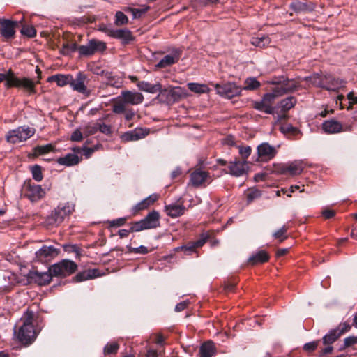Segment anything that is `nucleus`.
Masks as SVG:
<instances>
[{
    "label": "nucleus",
    "mask_w": 357,
    "mask_h": 357,
    "mask_svg": "<svg viewBox=\"0 0 357 357\" xmlns=\"http://www.w3.org/2000/svg\"><path fill=\"white\" fill-rule=\"evenodd\" d=\"M33 317V312L26 310L21 318L22 325L19 328L17 333L15 330L17 340L22 344H31L36 338V332L32 323Z\"/></svg>",
    "instance_id": "nucleus-1"
},
{
    "label": "nucleus",
    "mask_w": 357,
    "mask_h": 357,
    "mask_svg": "<svg viewBox=\"0 0 357 357\" xmlns=\"http://www.w3.org/2000/svg\"><path fill=\"white\" fill-rule=\"evenodd\" d=\"M6 80L7 87L22 88L26 90L29 95L36 93L35 82L27 77L20 78L13 75L11 70L7 73H0V83Z\"/></svg>",
    "instance_id": "nucleus-2"
},
{
    "label": "nucleus",
    "mask_w": 357,
    "mask_h": 357,
    "mask_svg": "<svg viewBox=\"0 0 357 357\" xmlns=\"http://www.w3.org/2000/svg\"><path fill=\"white\" fill-rule=\"evenodd\" d=\"M75 205L72 202L61 203L52 211L47 220L50 225H59L74 211Z\"/></svg>",
    "instance_id": "nucleus-3"
},
{
    "label": "nucleus",
    "mask_w": 357,
    "mask_h": 357,
    "mask_svg": "<svg viewBox=\"0 0 357 357\" xmlns=\"http://www.w3.org/2000/svg\"><path fill=\"white\" fill-rule=\"evenodd\" d=\"M271 83L276 85L273 91L278 97L293 93L301 88V84L297 81L289 79L284 77L275 78Z\"/></svg>",
    "instance_id": "nucleus-4"
},
{
    "label": "nucleus",
    "mask_w": 357,
    "mask_h": 357,
    "mask_svg": "<svg viewBox=\"0 0 357 357\" xmlns=\"http://www.w3.org/2000/svg\"><path fill=\"white\" fill-rule=\"evenodd\" d=\"M160 225V215L156 211H152L142 220L134 222L131 227L132 232H138L145 229H154Z\"/></svg>",
    "instance_id": "nucleus-5"
},
{
    "label": "nucleus",
    "mask_w": 357,
    "mask_h": 357,
    "mask_svg": "<svg viewBox=\"0 0 357 357\" xmlns=\"http://www.w3.org/2000/svg\"><path fill=\"white\" fill-rule=\"evenodd\" d=\"M77 264L69 259H63L50 267V271L55 277L65 278L77 270Z\"/></svg>",
    "instance_id": "nucleus-6"
},
{
    "label": "nucleus",
    "mask_w": 357,
    "mask_h": 357,
    "mask_svg": "<svg viewBox=\"0 0 357 357\" xmlns=\"http://www.w3.org/2000/svg\"><path fill=\"white\" fill-rule=\"evenodd\" d=\"M34 133V128L20 126L16 129L8 131L6 135V140L13 144L20 143L29 139Z\"/></svg>",
    "instance_id": "nucleus-7"
},
{
    "label": "nucleus",
    "mask_w": 357,
    "mask_h": 357,
    "mask_svg": "<svg viewBox=\"0 0 357 357\" xmlns=\"http://www.w3.org/2000/svg\"><path fill=\"white\" fill-rule=\"evenodd\" d=\"M346 81L342 79L334 77L332 75H326L321 78L317 84L328 91H337L346 85Z\"/></svg>",
    "instance_id": "nucleus-8"
},
{
    "label": "nucleus",
    "mask_w": 357,
    "mask_h": 357,
    "mask_svg": "<svg viewBox=\"0 0 357 357\" xmlns=\"http://www.w3.org/2000/svg\"><path fill=\"white\" fill-rule=\"evenodd\" d=\"M277 97L276 93L273 90L271 93H266L260 101H255L253 107L257 110L272 114L274 112V107L272 104Z\"/></svg>",
    "instance_id": "nucleus-9"
},
{
    "label": "nucleus",
    "mask_w": 357,
    "mask_h": 357,
    "mask_svg": "<svg viewBox=\"0 0 357 357\" xmlns=\"http://www.w3.org/2000/svg\"><path fill=\"white\" fill-rule=\"evenodd\" d=\"M215 88L219 95L229 99L239 96L242 91V89L234 82L216 84Z\"/></svg>",
    "instance_id": "nucleus-10"
},
{
    "label": "nucleus",
    "mask_w": 357,
    "mask_h": 357,
    "mask_svg": "<svg viewBox=\"0 0 357 357\" xmlns=\"http://www.w3.org/2000/svg\"><path fill=\"white\" fill-rule=\"evenodd\" d=\"M86 76L82 72L77 73L76 77L74 78L72 76V80L70 82V86L73 90L83 94L85 96H89L91 94V90L88 89L85 84L86 81Z\"/></svg>",
    "instance_id": "nucleus-11"
},
{
    "label": "nucleus",
    "mask_w": 357,
    "mask_h": 357,
    "mask_svg": "<svg viewBox=\"0 0 357 357\" xmlns=\"http://www.w3.org/2000/svg\"><path fill=\"white\" fill-rule=\"evenodd\" d=\"M59 253V250L53 245H43L35 253L38 261H44L56 257Z\"/></svg>",
    "instance_id": "nucleus-12"
},
{
    "label": "nucleus",
    "mask_w": 357,
    "mask_h": 357,
    "mask_svg": "<svg viewBox=\"0 0 357 357\" xmlns=\"http://www.w3.org/2000/svg\"><path fill=\"white\" fill-rule=\"evenodd\" d=\"M119 97L126 105H137L144 100V96L141 93L128 90L122 91Z\"/></svg>",
    "instance_id": "nucleus-13"
},
{
    "label": "nucleus",
    "mask_w": 357,
    "mask_h": 357,
    "mask_svg": "<svg viewBox=\"0 0 357 357\" xmlns=\"http://www.w3.org/2000/svg\"><path fill=\"white\" fill-rule=\"evenodd\" d=\"M24 17H22L20 21H11L10 20L3 19L0 26L1 35L6 38H13L15 33V26L18 23H21Z\"/></svg>",
    "instance_id": "nucleus-14"
},
{
    "label": "nucleus",
    "mask_w": 357,
    "mask_h": 357,
    "mask_svg": "<svg viewBox=\"0 0 357 357\" xmlns=\"http://www.w3.org/2000/svg\"><path fill=\"white\" fill-rule=\"evenodd\" d=\"M277 151L275 147L268 143L264 142L257 146L258 156L262 160H269L275 157Z\"/></svg>",
    "instance_id": "nucleus-15"
},
{
    "label": "nucleus",
    "mask_w": 357,
    "mask_h": 357,
    "mask_svg": "<svg viewBox=\"0 0 357 357\" xmlns=\"http://www.w3.org/2000/svg\"><path fill=\"white\" fill-rule=\"evenodd\" d=\"M26 188V195L31 202L38 201L45 195V190L40 185L29 183Z\"/></svg>",
    "instance_id": "nucleus-16"
},
{
    "label": "nucleus",
    "mask_w": 357,
    "mask_h": 357,
    "mask_svg": "<svg viewBox=\"0 0 357 357\" xmlns=\"http://www.w3.org/2000/svg\"><path fill=\"white\" fill-rule=\"evenodd\" d=\"M181 51L174 49L170 54L165 56L156 65L157 68H164L177 63L181 57Z\"/></svg>",
    "instance_id": "nucleus-17"
},
{
    "label": "nucleus",
    "mask_w": 357,
    "mask_h": 357,
    "mask_svg": "<svg viewBox=\"0 0 357 357\" xmlns=\"http://www.w3.org/2000/svg\"><path fill=\"white\" fill-rule=\"evenodd\" d=\"M148 134V130L137 128L122 135L121 139L124 142L137 141L145 137Z\"/></svg>",
    "instance_id": "nucleus-18"
},
{
    "label": "nucleus",
    "mask_w": 357,
    "mask_h": 357,
    "mask_svg": "<svg viewBox=\"0 0 357 357\" xmlns=\"http://www.w3.org/2000/svg\"><path fill=\"white\" fill-rule=\"evenodd\" d=\"M248 168V167L245 161L235 160L230 162L229 165L230 174L236 177L246 174Z\"/></svg>",
    "instance_id": "nucleus-19"
},
{
    "label": "nucleus",
    "mask_w": 357,
    "mask_h": 357,
    "mask_svg": "<svg viewBox=\"0 0 357 357\" xmlns=\"http://www.w3.org/2000/svg\"><path fill=\"white\" fill-rule=\"evenodd\" d=\"M303 162L301 160H296L287 164L282 167V173H289L292 176L300 174L303 170Z\"/></svg>",
    "instance_id": "nucleus-20"
},
{
    "label": "nucleus",
    "mask_w": 357,
    "mask_h": 357,
    "mask_svg": "<svg viewBox=\"0 0 357 357\" xmlns=\"http://www.w3.org/2000/svg\"><path fill=\"white\" fill-rule=\"evenodd\" d=\"M208 177V174L206 172L197 169L190 174V181L192 186L197 188L202 185Z\"/></svg>",
    "instance_id": "nucleus-21"
},
{
    "label": "nucleus",
    "mask_w": 357,
    "mask_h": 357,
    "mask_svg": "<svg viewBox=\"0 0 357 357\" xmlns=\"http://www.w3.org/2000/svg\"><path fill=\"white\" fill-rule=\"evenodd\" d=\"M53 274L50 271V269L47 272H32L30 273V277L35 280L39 285H45L50 282L52 280Z\"/></svg>",
    "instance_id": "nucleus-22"
},
{
    "label": "nucleus",
    "mask_w": 357,
    "mask_h": 357,
    "mask_svg": "<svg viewBox=\"0 0 357 357\" xmlns=\"http://www.w3.org/2000/svg\"><path fill=\"white\" fill-rule=\"evenodd\" d=\"M322 128L325 132L333 134L342 132L343 126L339 121L331 119L325 121L322 124Z\"/></svg>",
    "instance_id": "nucleus-23"
},
{
    "label": "nucleus",
    "mask_w": 357,
    "mask_h": 357,
    "mask_svg": "<svg viewBox=\"0 0 357 357\" xmlns=\"http://www.w3.org/2000/svg\"><path fill=\"white\" fill-rule=\"evenodd\" d=\"M159 198V196L156 193L151 194L149 197H146L140 202L137 203L135 206H133L132 210L134 213H137L139 211L144 210L147 208L150 205L153 204L155 202H156Z\"/></svg>",
    "instance_id": "nucleus-24"
},
{
    "label": "nucleus",
    "mask_w": 357,
    "mask_h": 357,
    "mask_svg": "<svg viewBox=\"0 0 357 357\" xmlns=\"http://www.w3.org/2000/svg\"><path fill=\"white\" fill-rule=\"evenodd\" d=\"M81 159L75 153H68L64 156L57 158L56 162L61 165L66 167H70L77 165Z\"/></svg>",
    "instance_id": "nucleus-25"
},
{
    "label": "nucleus",
    "mask_w": 357,
    "mask_h": 357,
    "mask_svg": "<svg viewBox=\"0 0 357 357\" xmlns=\"http://www.w3.org/2000/svg\"><path fill=\"white\" fill-rule=\"evenodd\" d=\"M185 208L182 204H169L165 206V211L168 216L177 218L183 215Z\"/></svg>",
    "instance_id": "nucleus-26"
},
{
    "label": "nucleus",
    "mask_w": 357,
    "mask_h": 357,
    "mask_svg": "<svg viewBox=\"0 0 357 357\" xmlns=\"http://www.w3.org/2000/svg\"><path fill=\"white\" fill-rule=\"evenodd\" d=\"M112 38L121 40L123 44H128L133 40L134 37L128 29H115Z\"/></svg>",
    "instance_id": "nucleus-27"
},
{
    "label": "nucleus",
    "mask_w": 357,
    "mask_h": 357,
    "mask_svg": "<svg viewBox=\"0 0 357 357\" xmlns=\"http://www.w3.org/2000/svg\"><path fill=\"white\" fill-rule=\"evenodd\" d=\"M72 80V75L67 74H57L50 76L47 78L48 82H55L57 86L63 87L67 84L70 85V82Z\"/></svg>",
    "instance_id": "nucleus-28"
},
{
    "label": "nucleus",
    "mask_w": 357,
    "mask_h": 357,
    "mask_svg": "<svg viewBox=\"0 0 357 357\" xmlns=\"http://www.w3.org/2000/svg\"><path fill=\"white\" fill-rule=\"evenodd\" d=\"M137 86L139 90L150 93H155L157 92H160L162 90V86L160 84L157 83L155 84H152L145 81L139 82L137 84Z\"/></svg>",
    "instance_id": "nucleus-29"
},
{
    "label": "nucleus",
    "mask_w": 357,
    "mask_h": 357,
    "mask_svg": "<svg viewBox=\"0 0 357 357\" xmlns=\"http://www.w3.org/2000/svg\"><path fill=\"white\" fill-rule=\"evenodd\" d=\"M200 357H212L215 354V349L212 342L202 344L199 349Z\"/></svg>",
    "instance_id": "nucleus-30"
},
{
    "label": "nucleus",
    "mask_w": 357,
    "mask_h": 357,
    "mask_svg": "<svg viewBox=\"0 0 357 357\" xmlns=\"http://www.w3.org/2000/svg\"><path fill=\"white\" fill-rule=\"evenodd\" d=\"M269 256L264 250H261L257 252L256 254L250 256L248 259V261L252 265L258 264V263H264L268 260Z\"/></svg>",
    "instance_id": "nucleus-31"
},
{
    "label": "nucleus",
    "mask_w": 357,
    "mask_h": 357,
    "mask_svg": "<svg viewBox=\"0 0 357 357\" xmlns=\"http://www.w3.org/2000/svg\"><path fill=\"white\" fill-rule=\"evenodd\" d=\"M100 275L99 271L97 269H91L79 273L76 275V280L78 282L92 279Z\"/></svg>",
    "instance_id": "nucleus-32"
},
{
    "label": "nucleus",
    "mask_w": 357,
    "mask_h": 357,
    "mask_svg": "<svg viewBox=\"0 0 357 357\" xmlns=\"http://www.w3.org/2000/svg\"><path fill=\"white\" fill-rule=\"evenodd\" d=\"M105 78H106V85L114 87V88H120L122 86L123 81L121 77L114 76L112 75V73H106L105 74Z\"/></svg>",
    "instance_id": "nucleus-33"
},
{
    "label": "nucleus",
    "mask_w": 357,
    "mask_h": 357,
    "mask_svg": "<svg viewBox=\"0 0 357 357\" xmlns=\"http://www.w3.org/2000/svg\"><path fill=\"white\" fill-rule=\"evenodd\" d=\"M340 336V333H337V330L332 329L327 334L323 337L324 344H332L335 342Z\"/></svg>",
    "instance_id": "nucleus-34"
},
{
    "label": "nucleus",
    "mask_w": 357,
    "mask_h": 357,
    "mask_svg": "<svg viewBox=\"0 0 357 357\" xmlns=\"http://www.w3.org/2000/svg\"><path fill=\"white\" fill-rule=\"evenodd\" d=\"M188 87L191 91L197 93H205L210 91L207 85L198 83H188Z\"/></svg>",
    "instance_id": "nucleus-35"
},
{
    "label": "nucleus",
    "mask_w": 357,
    "mask_h": 357,
    "mask_svg": "<svg viewBox=\"0 0 357 357\" xmlns=\"http://www.w3.org/2000/svg\"><path fill=\"white\" fill-rule=\"evenodd\" d=\"M290 7L296 13L313 10L312 6H309L306 3L299 1L291 3Z\"/></svg>",
    "instance_id": "nucleus-36"
},
{
    "label": "nucleus",
    "mask_w": 357,
    "mask_h": 357,
    "mask_svg": "<svg viewBox=\"0 0 357 357\" xmlns=\"http://www.w3.org/2000/svg\"><path fill=\"white\" fill-rule=\"evenodd\" d=\"M296 103V99L293 96H289L281 100L280 102V106L283 110L288 111L294 107Z\"/></svg>",
    "instance_id": "nucleus-37"
},
{
    "label": "nucleus",
    "mask_w": 357,
    "mask_h": 357,
    "mask_svg": "<svg viewBox=\"0 0 357 357\" xmlns=\"http://www.w3.org/2000/svg\"><path fill=\"white\" fill-rule=\"evenodd\" d=\"M270 39L268 36H261L252 38L251 40V43L257 47H263L269 44Z\"/></svg>",
    "instance_id": "nucleus-38"
},
{
    "label": "nucleus",
    "mask_w": 357,
    "mask_h": 357,
    "mask_svg": "<svg viewBox=\"0 0 357 357\" xmlns=\"http://www.w3.org/2000/svg\"><path fill=\"white\" fill-rule=\"evenodd\" d=\"M260 86L259 82H258L255 77L247 78L245 81V86L243 89L245 90H255L259 88Z\"/></svg>",
    "instance_id": "nucleus-39"
},
{
    "label": "nucleus",
    "mask_w": 357,
    "mask_h": 357,
    "mask_svg": "<svg viewBox=\"0 0 357 357\" xmlns=\"http://www.w3.org/2000/svg\"><path fill=\"white\" fill-rule=\"evenodd\" d=\"M126 102L120 98L119 96L116 98V102L113 105L112 111L115 114H121L126 111Z\"/></svg>",
    "instance_id": "nucleus-40"
},
{
    "label": "nucleus",
    "mask_w": 357,
    "mask_h": 357,
    "mask_svg": "<svg viewBox=\"0 0 357 357\" xmlns=\"http://www.w3.org/2000/svg\"><path fill=\"white\" fill-rule=\"evenodd\" d=\"M128 23V17L121 11H117L115 14L114 24L116 26H122Z\"/></svg>",
    "instance_id": "nucleus-41"
},
{
    "label": "nucleus",
    "mask_w": 357,
    "mask_h": 357,
    "mask_svg": "<svg viewBox=\"0 0 357 357\" xmlns=\"http://www.w3.org/2000/svg\"><path fill=\"white\" fill-rule=\"evenodd\" d=\"M79 53L83 56H90L94 54L91 40L87 45H81L78 47Z\"/></svg>",
    "instance_id": "nucleus-42"
},
{
    "label": "nucleus",
    "mask_w": 357,
    "mask_h": 357,
    "mask_svg": "<svg viewBox=\"0 0 357 357\" xmlns=\"http://www.w3.org/2000/svg\"><path fill=\"white\" fill-rule=\"evenodd\" d=\"M149 8V6L144 8H132L128 7L125 9V11L131 13L133 18L137 19L141 17V16L148 10Z\"/></svg>",
    "instance_id": "nucleus-43"
},
{
    "label": "nucleus",
    "mask_w": 357,
    "mask_h": 357,
    "mask_svg": "<svg viewBox=\"0 0 357 357\" xmlns=\"http://www.w3.org/2000/svg\"><path fill=\"white\" fill-rule=\"evenodd\" d=\"M91 43L94 53L96 52H103L107 48L106 43L105 42L92 39V40H91Z\"/></svg>",
    "instance_id": "nucleus-44"
},
{
    "label": "nucleus",
    "mask_w": 357,
    "mask_h": 357,
    "mask_svg": "<svg viewBox=\"0 0 357 357\" xmlns=\"http://www.w3.org/2000/svg\"><path fill=\"white\" fill-rule=\"evenodd\" d=\"M33 178L39 182L42 181L43 176L40 166L35 165L31 168Z\"/></svg>",
    "instance_id": "nucleus-45"
},
{
    "label": "nucleus",
    "mask_w": 357,
    "mask_h": 357,
    "mask_svg": "<svg viewBox=\"0 0 357 357\" xmlns=\"http://www.w3.org/2000/svg\"><path fill=\"white\" fill-rule=\"evenodd\" d=\"M77 49L78 50L77 45L75 43H66L63 44L62 49L61 50V52L63 54L67 55L74 52Z\"/></svg>",
    "instance_id": "nucleus-46"
},
{
    "label": "nucleus",
    "mask_w": 357,
    "mask_h": 357,
    "mask_svg": "<svg viewBox=\"0 0 357 357\" xmlns=\"http://www.w3.org/2000/svg\"><path fill=\"white\" fill-rule=\"evenodd\" d=\"M280 130L284 134L291 133L293 135H296L299 133V130H298V128L294 127L291 124L282 125L280 126Z\"/></svg>",
    "instance_id": "nucleus-47"
},
{
    "label": "nucleus",
    "mask_w": 357,
    "mask_h": 357,
    "mask_svg": "<svg viewBox=\"0 0 357 357\" xmlns=\"http://www.w3.org/2000/svg\"><path fill=\"white\" fill-rule=\"evenodd\" d=\"M95 128H98L100 132L105 135H110L112 133L111 126L104 123L96 122Z\"/></svg>",
    "instance_id": "nucleus-48"
},
{
    "label": "nucleus",
    "mask_w": 357,
    "mask_h": 357,
    "mask_svg": "<svg viewBox=\"0 0 357 357\" xmlns=\"http://www.w3.org/2000/svg\"><path fill=\"white\" fill-rule=\"evenodd\" d=\"M261 191L257 189H252L246 194L247 201L248 203L252 202L255 199L259 198L261 196Z\"/></svg>",
    "instance_id": "nucleus-49"
},
{
    "label": "nucleus",
    "mask_w": 357,
    "mask_h": 357,
    "mask_svg": "<svg viewBox=\"0 0 357 357\" xmlns=\"http://www.w3.org/2000/svg\"><path fill=\"white\" fill-rule=\"evenodd\" d=\"M100 31L105 33L108 36L112 38L114 30L111 25L101 24L98 26V29Z\"/></svg>",
    "instance_id": "nucleus-50"
},
{
    "label": "nucleus",
    "mask_w": 357,
    "mask_h": 357,
    "mask_svg": "<svg viewBox=\"0 0 357 357\" xmlns=\"http://www.w3.org/2000/svg\"><path fill=\"white\" fill-rule=\"evenodd\" d=\"M170 94L174 100L185 96V91L180 87L174 88L170 91Z\"/></svg>",
    "instance_id": "nucleus-51"
},
{
    "label": "nucleus",
    "mask_w": 357,
    "mask_h": 357,
    "mask_svg": "<svg viewBox=\"0 0 357 357\" xmlns=\"http://www.w3.org/2000/svg\"><path fill=\"white\" fill-rule=\"evenodd\" d=\"M119 345L116 342L108 343L104 348L105 354H112L117 351Z\"/></svg>",
    "instance_id": "nucleus-52"
},
{
    "label": "nucleus",
    "mask_w": 357,
    "mask_h": 357,
    "mask_svg": "<svg viewBox=\"0 0 357 357\" xmlns=\"http://www.w3.org/2000/svg\"><path fill=\"white\" fill-rule=\"evenodd\" d=\"M21 33L24 36L32 38L36 36V31L33 26H23L21 29Z\"/></svg>",
    "instance_id": "nucleus-53"
},
{
    "label": "nucleus",
    "mask_w": 357,
    "mask_h": 357,
    "mask_svg": "<svg viewBox=\"0 0 357 357\" xmlns=\"http://www.w3.org/2000/svg\"><path fill=\"white\" fill-rule=\"evenodd\" d=\"M286 232H287L286 227H282L273 234V237L275 238L279 239L280 241H283L286 238V236H285Z\"/></svg>",
    "instance_id": "nucleus-54"
},
{
    "label": "nucleus",
    "mask_w": 357,
    "mask_h": 357,
    "mask_svg": "<svg viewBox=\"0 0 357 357\" xmlns=\"http://www.w3.org/2000/svg\"><path fill=\"white\" fill-rule=\"evenodd\" d=\"M351 328V326L346 323H341L340 325L336 328H334L335 330L337 331V333H340V336H341L342 334L349 331Z\"/></svg>",
    "instance_id": "nucleus-55"
},
{
    "label": "nucleus",
    "mask_w": 357,
    "mask_h": 357,
    "mask_svg": "<svg viewBox=\"0 0 357 357\" xmlns=\"http://www.w3.org/2000/svg\"><path fill=\"white\" fill-rule=\"evenodd\" d=\"M357 344V336H349L344 340V348Z\"/></svg>",
    "instance_id": "nucleus-56"
},
{
    "label": "nucleus",
    "mask_w": 357,
    "mask_h": 357,
    "mask_svg": "<svg viewBox=\"0 0 357 357\" xmlns=\"http://www.w3.org/2000/svg\"><path fill=\"white\" fill-rule=\"evenodd\" d=\"M52 149V146L51 144H46L44 146H37L35 150L36 152L38 154H44L50 152Z\"/></svg>",
    "instance_id": "nucleus-57"
},
{
    "label": "nucleus",
    "mask_w": 357,
    "mask_h": 357,
    "mask_svg": "<svg viewBox=\"0 0 357 357\" xmlns=\"http://www.w3.org/2000/svg\"><path fill=\"white\" fill-rule=\"evenodd\" d=\"M251 148L250 146H241L239 147V153L244 159H246L249 157L251 153Z\"/></svg>",
    "instance_id": "nucleus-58"
},
{
    "label": "nucleus",
    "mask_w": 357,
    "mask_h": 357,
    "mask_svg": "<svg viewBox=\"0 0 357 357\" xmlns=\"http://www.w3.org/2000/svg\"><path fill=\"white\" fill-rule=\"evenodd\" d=\"M82 139L83 135L79 129H76L70 136V139L73 142H80Z\"/></svg>",
    "instance_id": "nucleus-59"
},
{
    "label": "nucleus",
    "mask_w": 357,
    "mask_h": 357,
    "mask_svg": "<svg viewBox=\"0 0 357 357\" xmlns=\"http://www.w3.org/2000/svg\"><path fill=\"white\" fill-rule=\"evenodd\" d=\"M319 341H313L310 342H307L304 344L303 349L307 351H312L315 350L318 346Z\"/></svg>",
    "instance_id": "nucleus-60"
},
{
    "label": "nucleus",
    "mask_w": 357,
    "mask_h": 357,
    "mask_svg": "<svg viewBox=\"0 0 357 357\" xmlns=\"http://www.w3.org/2000/svg\"><path fill=\"white\" fill-rule=\"evenodd\" d=\"M65 251L75 252L77 255H79V248L77 245H63Z\"/></svg>",
    "instance_id": "nucleus-61"
},
{
    "label": "nucleus",
    "mask_w": 357,
    "mask_h": 357,
    "mask_svg": "<svg viewBox=\"0 0 357 357\" xmlns=\"http://www.w3.org/2000/svg\"><path fill=\"white\" fill-rule=\"evenodd\" d=\"M126 220V218H119L116 220L109 221V225L112 227H120L125 224Z\"/></svg>",
    "instance_id": "nucleus-62"
},
{
    "label": "nucleus",
    "mask_w": 357,
    "mask_h": 357,
    "mask_svg": "<svg viewBox=\"0 0 357 357\" xmlns=\"http://www.w3.org/2000/svg\"><path fill=\"white\" fill-rule=\"evenodd\" d=\"M347 99L349 100V106L347 107V109H350L352 105L357 103V97L354 96L353 92H350L347 95Z\"/></svg>",
    "instance_id": "nucleus-63"
},
{
    "label": "nucleus",
    "mask_w": 357,
    "mask_h": 357,
    "mask_svg": "<svg viewBox=\"0 0 357 357\" xmlns=\"http://www.w3.org/2000/svg\"><path fill=\"white\" fill-rule=\"evenodd\" d=\"M196 246L194 243H192L190 245H188L185 246H183L181 248H177L176 250H183L185 253L188 255H190L192 252H194Z\"/></svg>",
    "instance_id": "nucleus-64"
}]
</instances>
